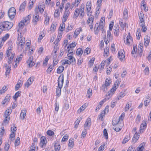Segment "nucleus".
I'll use <instances>...</instances> for the list:
<instances>
[{
	"mask_svg": "<svg viewBox=\"0 0 151 151\" xmlns=\"http://www.w3.org/2000/svg\"><path fill=\"white\" fill-rule=\"evenodd\" d=\"M0 24L3 27L4 30H8L13 26V24L12 22L7 21L1 22Z\"/></svg>",
	"mask_w": 151,
	"mask_h": 151,
	"instance_id": "1",
	"label": "nucleus"
},
{
	"mask_svg": "<svg viewBox=\"0 0 151 151\" xmlns=\"http://www.w3.org/2000/svg\"><path fill=\"white\" fill-rule=\"evenodd\" d=\"M16 9L14 7H11L8 10V14L11 19H12L16 15Z\"/></svg>",
	"mask_w": 151,
	"mask_h": 151,
	"instance_id": "2",
	"label": "nucleus"
},
{
	"mask_svg": "<svg viewBox=\"0 0 151 151\" xmlns=\"http://www.w3.org/2000/svg\"><path fill=\"white\" fill-rule=\"evenodd\" d=\"M35 13L34 15L33 19L32 20V22L34 23L35 25H36L37 22L39 21V16L38 15V12H37V9L35 10Z\"/></svg>",
	"mask_w": 151,
	"mask_h": 151,
	"instance_id": "3",
	"label": "nucleus"
},
{
	"mask_svg": "<svg viewBox=\"0 0 151 151\" xmlns=\"http://www.w3.org/2000/svg\"><path fill=\"white\" fill-rule=\"evenodd\" d=\"M64 82V76L60 75L58 79V87L60 88H61L63 86Z\"/></svg>",
	"mask_w": 151,
	"mask_h": 151,
	"instance_id": "4",
	"label": "nucleus"
},
{
	"mask_svg": "<svg viewBox=\"0 0 151 151\" xmlns=\"http://www.w3.org/2000/svg\"><path fill=\"white\" fill-rule=\"evenodd\" d=\"M46 140V139L45 137L42 136L41 137L40 146L41 148H44L45 147L46 143L45 141Z\"/></svg>",
	"mask_w": 151,
	"mask_h": 151,
	"instance_id": "5",
	"label": "nucleus"
},
{
	"mask_svg": "<svg viewBox=\"0 0 151 151\" xmlns=\"http://www.w3.org/2000/svg\"><path fill=\"white\" fill-rule=\"evenodd\" d=\"M133 42V40L132 39V37L131 36L130 34V33L129 32L128 33V35L127 36V37H126V43L127 44H128L129 45L130 43Z\"/></svg>",
	"mask_w": 151,
	"mask_h": 151,
	"instance_id": "6",
	"label": "nucleus"
},
{
	"mask_svg": "<svg viewBox=\"0 0 151 151\" xmlns=\"http://www.w3.org/2000/svg\"><path fill=\"white\" fill-rule=\"evenodd\" d=\"M146 122V121H145V120H144L142 122L140 127L139 131L138 132V134L140 133L141 132V131L143 130L146 128L147 125Z\"/></svg>",
	"mask_w": 151,
	"mask_h": 151,
	"instance_id": "7",
	"label": "nucleus"
},
{
	"mask_svg": "<svg viewBox=\"0 0 151 151\" xmlns=\"http://www.w3.org/2000/svg\"><path fill=\"white\" fill-rule=\"evenodd\" d=\"M26 1H24L20 5L19 8V11L22 12L24 11L25 10V7L26 6Z\"/></svg>",
	"mask_w": 151,
	"mask_h": 151,
	"instance_id": "8",
	"label": "nucleus"
},
{
	"mask_svg": "<svg viewBox=\"0 0 151 151\" xmlns=\"http://www.w3.org/2000/svg\"><path fill=\"white\" fill-rule=\"evenodd\" d=\"M33 81V78H32L31 77H30L28 79L27 82L25 83V86L27 87V88L29 86L32 84Z\"/></svg>",
	"mask_w": 151,
	"mask_h": 151,
	"instance_id": "9",
	"label": "nucleus"
},
{
	"mask_svg": "<svg viewBox=\"0 0 151 151\" xmlns=\"http://www.w3.org/2000/svg\"><path fill=\"white\" fill-rule=\"evenodd\" d=\"M120 124L121 123H118V124H117L113 127V129H114L116 132H119L121 130V128H122V126H120V127H119V126Z\"/></svg>",
	"mask_w": 151,
	"mask_h": 151,
	"instance_id": "10",
	"label": "nucleus"
},
{
	"mask_svg": "<svg viewBox=\"0 0 151 151\" xmlns=\"http://www.w3.org/2000/svg\"><path fill=\"white\" fill-rule=\"evenodd\" d=\"M91 119L90 118H88L85 122L84 124V127H86L88 126H90L91 124Z\"/></svg>",
	"mask_w": 151,
	"mask_h": 151,
	"instance_id": "11",
	"label": "nucleus"
},
{
	"mask_svg": "<svg viewBox=\"0 0 151 151\" xmlns=\"http://www.w3.org/2000/svg\"><path fill=\"white\" fill-rule=\"evenodd\" d=\"M150 41V37L147 36L145 37V42H144V45H145L146 46L148 45Z\"/></svg>",
	"mask_w": 151,
	"mask_h": 151,
	"instance_id": "12",
	"label": "nucleus"
},
{
	"mask_svg": "<svg viewBox=\"0 0 151 151\" xmlns=\"http://www.w3.org/2000/svg\"><path fill=\"white\" fill-rule=\"evenodd\" d=\"M26 110H23L21 112L20 115V117L22 120H23L26 116Z\"/></svg>",
	"mask_w": 151,
	"mask_h": 151,
	"instance_id": "13",
	"label": "nucleus"
},
{
	"mask_svg": "<svg viewBox=\"0 0 151 151\" xmlns=\"http://www.w3.org/2000/svg\"><path fill=\"white\" fill-rule=\"evenodd\" d=\"M118 57L120 60L122 61L125 58V55L123 53L119 51L118 53Z\"/></svg>",
	"mask_w": 151,
	"mask_h": 151,
	"instance_id": "14",
	"label": "nucleus"
},
{
	"mask_svg": "<svg viewBox=\"0 0 151 151\" xmlns=\"http://www.w3.org/2000/svg\"><path fill=\"white\" fill-rule=\"evenodd\" d=\"M21 93V91H18L13 96V98L16 101L18 97L20 96Z\"/></svg>",
	"mask_w": 151,
	"mask_h": 151,
	"instance_id": "15",
	"label": "nucleus"
},
{
	"mask_svg": "<svg viewBox=\"0 0 151 151\" xmlns=\"http://www.w3.org/2000/svg\"><path fill=\"white\" fill-rule=\"evenodd\" d=\"M91 1H88L87 3V4L86 6V8L87 9V11L90 12L91 9Z\"/></svg>",
	"mask_w": 151,
	"mask_h": 151,
	"instance_id": "16",
	"label": "nucleus"
},
{
	"mask_svg": "<svg viewBox=\"0 0 151 151\" xmlns=\"http://www.w3.org/2000/svg\"><path fill=\"white\" fill-rule=\"evenodd\" d=\"M123 18L124 19H127L128 17V10L126 8L124 9L123 12Z\"/></svg>",
	"mask_w": 151,
	"mask_h": 151,
	"instance_id": "17",
	"label": "nucleus"
},
{
	"mask_svg": "<svg viewBox=\"0 0 151 151\" xmlns=\"http://www.w3.org/2000/svg\"><path fill=\"white\" fill-rule=\"evenodd\" d=\"M19 36V34L18 35V36ZM21 37H18V38H17V40H18V41H17V45H19V44H21L22 43V42H24V44L25 43V40H22V39H21Z\"/></svg>",
	"mask_w": 151,
	"mask_h": 151,
	"instance_id": "18",
	"label": "nucleus"
},
{
	"mask_svg": "<svg viewBox=\"0 0 151 151\" xmlns=\"http://www.w3.org/2000/svg\"><path fill=\"white\" fill-rule=\"evenodd\" d=\"M124 116L125 113H122L119 118L118 122L121 123V122L122 121Z\"/></svg>",
	"mask_w": 151,
	"mask_h": 151,
	"instance_id": "19",
	"label": "nucleus"
},
{
	"mask_svg": "<svg viewBox=\"0 0 151 151\" xmlns=\"http://www.w3.org/2000/svg\"><path fill=\"white\" fill-rule=\"evenodd\" d=\"M64 68V67L63 66H60L57 69V73L59 74L61 73L63 70Z\"/></svg>",
	"mask_w": 151,
	"mask_h": 151,
	"instance_id": "20",
	"label": "nucleus"
},
{
	"mask_svg": "<svg viewBox=\"0 0 151 151\" xmlns=\"http://www.w3.org/2000/svg\"><path fill=\"white\" fill-rule=\"evenodd\" d=\"M125 96V93H124L123 92H121L117 96V99L119 100L123 98Z\"/></svg>",
	"mask_w": 151,
	"mask_h": 151,
	"instance_id": "21",
	"label": "nucleus"
},
{
	"mask_svg": "<svg viewBox=\"0 0 151 151\" xmlns=\"http://www.w3.org/2000/svg\"><path fill=\"white\" fill-rule=\"evenodd\" d=\"M83 52V51L81 48H78L76 51V54L77 55H82Z\"/></svg>",
	"mask_w": 151,
	"mask_h": 151,
	"instance_id": "22",
	"label": "nucleus"
},
{
	"mask_svg": "<svg viewBox=\"0 0 151 151\" xmlns=\"http://www.w3.org/2000/svg\"><path fill=\"white\" fill-rule=\"evenodd\" d=\"M8 109V110H6L4 114V116H6L8 115V116H10L9 114L11 113L12 112V110L11 109V108H10V110Z\"/></svg>",
	"mask_w": 151,
	"mask_h": 151,
	"instance_id": "23",
	"label": "nucleus"
},
{
	"mask_svg": "<svg viewBox=\"0 0 151 151\" xmlns=\"http://www.w3.org/2000/svg\"><path fill=\"white\" fill-rule=\"evenodd\" d=\"M65 24L64 22H62V23L60 25L59 30L61 32H63V28H64L65 27Z\"/></svg>",
	"mask_w": 151,
	"mask_h": 151,
	"instance_id": "24",
	"label": "nucleus"
},
{
	"mask_svg": "<svg viewBox=\"0 0 151 151\" xmlns=\"http://www.w3.org/2000/svg\"><path fill=\"white\" fill-rule=\"evenodd\" d=\"M68 146L71 147H73L74 145V142L73 139H70L69 141Z\"/></svg>",
	"mask_w": 151,
	"mask_h": 151,
	"instance_id": "25",
	"label": "nucleus"
},
{
	"mask_svg": "<svg viewBox=\"0 0 151 151\" xmlns=\"http://www.w3.org/2000/svg\"><path fill=\"white\" fill-rule=\"evenodd\" d=\"M139 17L140 21V23H142V22H143L144 21V17L143 14L140 13V14H139Z\"/></svg>",
	"mask_w": 151,
	"mask_h": 151,
	"instance_id": "26",
	"label": "nucleus"
},
{
	"mask_svg": "<svg viewBox=\"0 0 151 151\" xmlns=\"http://www.w3.org/2000/svg\"><path fill=\"white\" fill-rule=\"evenodd\" d=\"M9 36V34H6L2 38L1 40L4 42L6 41Z\"/></svg>",
	"mask_w": 151,
	"mask_h": 151,
	"instance_id": "27",
	"label": "nucleus"
},
{
	"mask_svg": "<svg viewBox=\"0 0 151 151\" xmlns=\"http://www.w3.org/2000/svg\"><path fill=\"white\" fill-rule=\"evenodd\" d=\"M54 147L55 151H59L60 147V145L57 143H55L54 145Z\"/></svg>",
	"mask_w": 151,
	"mask_h": 151,
	"instance_id": "28",
	"label": "nucleus"
},
{
	"mask_svg": "<svg viewBox=\"0 0 151 151\" xmlns=\"http://www.w3.org/2000/svg\"><path fill=\"white\" fill-rule=\"evenodd\" d=\"M4 116L5 117V118L3 122L4 123H8L10 117L8 116V115Z\"/></svg>",
	"mask_w": 151,
	"mask_h": 151,
	"instance_id": "29",
	"label": "nucleus"
},
{
	"mask_svg": "<svg viewBox=\"0 0 151 151\" xmlns=\"http://www.w3.org/2000/svg\"><path fill=\"white\" fill-rule=\"evenodd\" d=\"M30 18L31 15H29L27 16V17H25L23 20V21L25 23L27 22V23H28V22H29V20L30 19Z\"/></svg>",
	"mask_w": 151,
	"mask_h": 151,
	"instance_id": "30",
	"label": "nucleus"
},
{
	"mask_svg": "<svg viewBox=\"0 0 151 151\" xmlns=\"http://www.w3.org/2000/svg\"><path fill=\"white\" fill-rule=\"evenodd\" d=\"M59 16V12L58 9H56L54 13V17L58 18Z\"/></svg>",
	"mask_w": 151,
	"mask_h": 151,
	"instance_id": "31",
	"label": "nucleus"
},
{
	"mask_svg": "<svg viewBox=\"0 0 151 151\" xmlns=\"http://www.w3.org/2000/svg\"><path fill=\"white\" fill-rule=\"evenodd\" d=\"M107 86H108L106 85L103 84L101 87V89L103 91L106 92L107 90Z\"/></svg>",
	"mask_w": 151,
	"mask_h": 151,
	"instance_id": "32",
	"label": "nucleus"
},
{
	"mask_svg": "<svg viewBox=\"0 0 151 151\" xmlns=\"http://www.w3.org/2000/svg\"><path fill=\"white\" fill-rule=\"evenodd\" d=\"M76 43H75V42H72L71 44H69L68 46L67 47V48L68 49L69 48H71L73 47L76 46Z\"/></svg>",
	"mask_w": 151,
	"mask_h": 151,
	"instance_id": "33",
	"label": "nucleus"
},
{
	"mask_svg": "<svg viewBox=\"0 0 151 151\" xmlns=\"http://www.w3.org/2000/svg\"><path fill=\"white\" fill-rule=\"evenodd\" d=\"M103 135L106 139H108V134L106 129H104V130Z\"/></svg>",
	"mask_w": 151,
	"mask_h": 151,
	"instance_id": "34",
	"label": "nucleus"
},
{
	"mask_svg": "<svg viewBox=\"0 0 151 151\" xmlns=\"http://www.w3.org/2000/svg\"><path fill=\"white\" fill-rule=\"evenodd\" d=\"M61 88H57L56 90V93L57 94V96H60L61 94Z\"/></svg>",
	"mask_w": 151,
	"mask_h": 151,
	"instance_id": "35",
	"label": "nucleus"
},
{
	"mask_svg": "<svg viewBox=\"0 0 151 151\" xmlns=\"http://www.w3.org/2000/svg\"><path fill=\"white\" fill-rule=\"evenodd\" d=\"M104 52H105V54L104 55V56H105V54L106 55V57H107L108 56V54L109 53V48L108 47L106 46L105 47Z\"/></svg>",
	"mask_w": 151,
	"mask_h": 151,
	"instance_id": "36",
	"label": "nucleus"
},
{
	"mask_svg": "<svg viewBox=\"0 0 151 151\" xmlns=\"http://www.w3.org/2000/svg\"><path fill=\"white\" fill-rule=\"evenodd\" d=\"M94 18L93 16H91L90 17H89L87 20V23L89 24L90 22L91 21L93 23V21Z\"/></svg>",
	"mask_w": 151,
	"mask_h": 151,
	"instance_id": "37",
	"label": "nucleus"
},
{
	"mask_svg": "<svg viewBox=\"0 0 151 151\" xmlns=\"http://www.w3.org/2000/svg\"><path fill=\"white\" fill-rule=\"evenodd\" d=\"M44 6L43 5L41 6V5L39 6H38V9L39 11L41 13H42L44 10Z\"/></svg>",
	"mask_w": 151,
	"mask_h": 151,
	"instance_id": "38",
	"label": "nucleus"
},
{
	"mask_svg": "<svg viewBox=\"0 0 151 151\" xmlns=\"http://www.w3.org/2000/svg\"><path fill=\"white\" fill-rule=\"evenodd\" d=\"M68 15H66L65 13H64L63 16V18L62 19V22H66L67 20L68 19Z\"/></svg>",
	"mask_w": 151,
	"mask_h": 151,
	"instance_id": "39",
	"label": "nucleus"
},
{
	"mask_svg": "<svg viewBox=\"0 0 151 151\" xmlns=\"http://www.w3.org/2000/svg\"><path fill=\"white\" fill-rule=\"evenodd\" d=\"M99 27V25L98 24H97V25H96V24L95 25L94 32L95 34H97L98 33V31H99L98 28Z\"/></svg>",
	"mask_w": 151,
	"mask_h": 151,
	"instance_id": "40",
	"label": "nucleus"
},
{
	"mask_svg": "<svg viewBox=\"0 0 151 151\" xmlns=\"http://www.w3.org/2000/svg\"><path fill=\"white\" fill-rule=\"evenodd\" d=\"M11 68V66H8V67L7 68L6 72H5V75L6 76H7V75L9 74L10 71L11 69L10 68Z\"/></svg>",
	"mask_w": 151,
	"mask_h": 151,
	"instance_id": "41",
	"label": "nucleus"
},
{
	"mask_svg": "<svg viewBox=\"0 0 151 151\" xmlns=\"http://www.w3.org/2000/svg\"><path fill=\"white\" fill-rule=\"evenodd\" d=\"M33 0H30L31 1V2H29L28 4V7H29V9H30L32 8L33 6L34 2L33 1Z\"/></svg>",
	"mask_w": 151,
	"mask_h": 151,
	"instance_id": "42",
	"label": "nucleus"
},
{
	"mask_svg": "<svg viewBox=\"0 0 151 151\" xmlns=\"http://www.w3.org/2000/svg\"><path fill=\"white\" fill-rule=\"evenodd\" d=\"M20 142V138L19 137H17L15 140V146H18Z\"/></svg>",
	"mask_w": 151,
	"mask_h": 151,
	"instance_id": "43",
	"label": "nucleus"
},
{
	"mask_svg": "<svg viewBox=\"0 0 151 151\" xmlns=\"http://www.w3.org/2000/svg\"><path fill=\"white\" fill-rule=\"evenodd\" d=\"M87 94H88V97L90 98V96L92 95V90L91 89L89 88L87 91Z\"/></svg>",
	"mask_w": 151,
	"mask_h": 151,
	"instance_id": "44",
	"label": "nucleus"
},
{
	"mask_svg": "<svg viewBox=\"0 0 151 151\" xmlns=\"http://www.w3.org/2000/svg\"><path fill=\"white\" fill-rule=\"evenodd\" d=\"M53 67V66L52 65H50L49 67L47 70V72L48 73H50L51 72V71L52 70Z\"/></svg>",
	"mask_w": 151,
	"mask_h": 151,
	"instance_id": "45",
	"label": "nucleus"
},
{
	"mask_svg": "<svg viewBox=\"0 0 151 151\" xmlns=\"http://www.w3.org/2000/svg\"><path fill=\"white\" fill-rule=\"evenodd\" d=\"M49 60L47 56H46L45 59L44 60L43 62V64L45 66L47 65V63Z\"/></svg>",
	"mask_w": 151,
	"mask_h": 151,
	"instance_id": "46",
	"label": "nucleus"
},
{
	"mask_svg": "<svg viewBox=\"0 0 151 151\" xmlns=\"http://www.w3.org/2000/svg\"><path fill=\"white\" fill-rule=\"evenodd\" d=\"M47 134L50 136H51L54 134V133L53 131L51 130H48L47 132Z\"/></svg>",
	"mask_w": 151,
	"mask_h": 151,
	"instance_id": "47",
	"label": "nucleus"
},
{
	"mask_svg": "<svg viewBox=\"0 0 151 151\" xmlns=\"http://www.w3.org/2000/svg\"><path fill=\"white\" fill-rule=\"evenodd\" d=\"M81 30L82 29L81 28H79L78 30L76 29L74 32V34L76 36H77L79 34L80 31H81Z\"/></svg>",
	"mask_w": 151,
	"mask_h": 151,
	"instance_id": "48",
	"label": "nucleus"
},
{
	"mask_svg": "<svg viewBox=\"0 0 151 151\" xmlns=\"http://www.w3.org/2000/svg\"><path fill=\"white\" fill-rule=\"evenodd\" d=\"M24 42H22V43L19 44V45L18 46L19 48V50H20L21 51H22V49L24 47Z\"/></svg>",
	"mask_w": 151,
	"mask_h": 151,
	"instance_id": "49",
	"label": "nucleus"
},
{
	"mask_svg": "<svg viewBox=\"0 0 151 151\" xmlns=\"http://www.w3.org/2000/svg\"><path fill=\"white\" fill-rule=\"evenodd\" d=\"M56 25L57 24L55 23H52L50 27V30H52V29L54 30L56 28Z\"/></svg>",
	"mask_w": 151,
	"mask_h": 151,
	"instance_id": "50",
	"label": "nucleus"
},
{
	"mask_svg": "<svg viewBox=\"0 0 151 151\" xmlns=\"http://www.w3.org/2000/svg\"><path fill=\"white\" fill-rule=\"evenodd\" d=\"M68 138V136L67 134H66L64 136L62 139V141L65 142L66 141Z\"/></svg>",
	"mask_w": 151,
	"mask_h": 151,
	"instance_id": "51",
	"label": "nucleus"
},
{
	"mask_svg": "<svg viewBox=\"0 0 151 151\" xmlns=\"http://www.w3.org/2000/svg\"><path fill=\"white\" fill-rule=\"evenodd\" d=\"M106 62V60L103 61L101 62L100 65H101V68L103 69L104 68V66L105 65V63Z\"/></svg>",
	"mask_w": 151,
	"mask_h": 151,
	"instance_id": "52",
	"label": "nucleus"
},
{
	"mask_svg": "<svg viewBox=\"0 0 151 151\" xmlns=\"http://www.w3.org/2000/svg\"><path fill=\"white\" fill-rule=\"evenodd\" d=\"M4 131V128L2 127L0 129V137L3 136Z\"/></svg>",
	"mask_w": 151,
	"mask_h": 151,
	"instance_id": "53",
	"label": "nucleus"
},
{
	"mask_svg": "<svg viewBox=\"0 0 151 151\" xmlns=\"http://www.w3.org/2000/svg\"><path fill=\"white\" fill-rule=\"evenodd\" d=\"M84 5L83 4H81V8L80 9H77V10L80 12V11H84Z\"/></svg>",
	"mask_w": 151,
	"mask_h": 151,
	"instance_id": "54",
	"label": "nucleus"
},
{
	"mask_svg": "<svg viewBox=\"0 0 151 151\" xmlns=\"http://www.w3.org/2000/svg\"><path fill=\"white\" fill-rule=\"evenodd\" d=\"M137 32H139L138 35L137 33H136V36H137V39L138 40L140 39V36H141L140 34V29H138V30L137 31Z\"/></svg>",
	"mask_w": 151,
	"mask_h": 151,
	"instance_id": "55",
	"label": "nucleus"
},
{
	"mask_svg": "<svg viewBox=\"0 0 151 151\" xmlns=\"http://www.w3.org/2000/svg\"><path fill=\"white\" fill-rule=\"evenodd\" d=\"M87 134L86 130V129H85L83 131L82 133L81 134V136H82L83 138H84L86 135Z\"/></svg>",
	"mask_w": 151,
	"mask_h": 151,
	"instance_id": "56",
	"label": "nucleus"
},
{
	"mask_svg": "<svg viewBox=\"0 0 151 151\" xmlns=\"http://www.w3.org/2000/svg\"><path fill=\"white\" fill-rule=\"evenodd\" d=\"M119 24L120 26L123 28H124L126 26V23H123L121 21H119Z\"/></svg>",
	"mask_w": 151,
	"mask_h": 151,
	"instance_id": "57",
	"label": "nucleus"
},
{
	"mask_svg": "<svg viewBox=\"0 0 151 151\" xmlns=\"http://www.w3.org/2000/svg\"><path fill=\"white\" fill-rule=\"evenodd\" d=\"M119 83V81H118V80H116V82L114 83L113 88H116V89L118 87Z\"/></svg>",
	"mask_w": 151,
	"mask_h": 151,
	"instance_id": "58",
	"label": "nucleus"
},
{
	"mask_svg": "<svg viewBox=\"0 0 151 151\" xmlns=\"http://www.w3.org/2000/svg\"><path fill=\"white\" fill-rule=\"evenodd\" d=\"M10 147V145L6 144L4 147V149L5 151H8Z\"/></svg>",
	"mask_w": 151,
	"mask_h": 151,
	"instance_id": "59",
	"label": "nucleus"
},
{
	"mask_svg": "<svg viewBox=\"0 0 151 151\" xmlns=\"http://www.w3.org/2000/svg\"><path fill=\"white\" fill-rule=\"evenodd\" d=\"M105 145V144H104L103 145H101L99 148V151H103L104 149V146Z\"/></svg>",
	"mask_w": 151,
	"mask_h": 151,
	"instance_id": "60",
	"label": "nucleus"
},
{
	"mask_svg": "<svg viewBox=\"0 0 151 151\" xmlns=\"http://www.w3.org/2000/svg\"><path fill=\"white\" fill-rule=\"evenodd\" d=\"M25 23L23 21H21V22L19 23V28L22 27H23L24 25L25 24Z\"/></svg>",
	"mask_w": 151,
	"mask_h": 151,
	"instance_id": "61",
	"label": "nucleus"
},
{
	"mask_svg": "<svg viewBox=\"0 0 151 151\" xmlns=\"http://www.w3.org/2000/svg\"><path fill=\"white\" fill-rule=\"evenodd\" d=\"M15 136V132L12 131L10 135L9 138L10 139H12Z\"/></svg>",
	"mask_w": 151,
	"mask_h": 151,
	"instance_id": "62",
	"label": "nucleus"
},
{
	"mask_svg": "<svg viewBox=\"0 0 151 151\" xmlns=\"http://www.w3.org/2000/svg\"><path fill=\"white\" fill-rule=\"evenodd\" d=\"M11 97V96H10L9 94H7L6 96L4 99H5V100H6V101H9L10 100Z\"/></svg>",
	"mask_w": 151,
	"mask_h": 151,
	"instance_id": "63",
	"label": "nucleus"
},
{
	"mask_svg": "<svg viewBox=\"0 0 151 151\" xmlns=\"http://www.w3.org/2000/svg\"><path fill=\"white\" fill-rule=\"evenodd\" d=\"M65 108L66 110L68 109L69 107V105L68 103V101H67L66 102H65V103L64 105Z\"/></svg>",
	"mask_w": 151,
	"mask_h": 151,
	"instance_id": "64",
	"label": "nucleus"
}]
</instances>
